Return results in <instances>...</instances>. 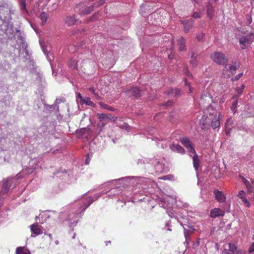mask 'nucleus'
<instances>
[{"mask_svg": "<svg viewBox=\"0 0 254 254\" xmlns=\"http://www.w3.org/2000/svg\"><path fill=\"white\" fill-rule=\"evenodd\" d=\"M104 193L95 194L93 197H86L84 195L76 200L75 203L70 210L63 215L66 216L65 221L68 223L69 227H73L76 225L78 219L83 214L84 211L91 205V204L99 198Z\"/></svg>", "mask_w": 254, "mask_h": 254, "instance_id": "nucleus-1", "label": "nucleus"}, {"mask_svg": "<svg viewBox=\"0 0 254 254\" xmlns=\"http://www.w3.org/2000/svg\"><path fill=\"white\" fill-rule=\"evenodd\" d=\"M24 171L20 172L14 177H9L3 181L1 192L6 193L10 189L13 188L17 184V180L23 177Z\"/></svg>", "mask_w": 254, "mask_h": 254, "instance_id": "nucleus-2", "label": "nucleus"}, {"mask_svg": "<svg viewBox=\"0 0 254 254\" xmlns=\"http://www.w3.org/2000/svg\"><path fill=\"white\" fill-rule=\"evenodd\" d=\"M146 163H149L154 165L156 171L158 172L162 171V164L159 159L155 157L151 158H141L138 159L137 161V164L138 165L144 164Z\"/></svg>", "mask_w": 254, "mask_h": 254, "instance_id": "nucleus-3", "label": "nucleus"}, {"mask_svg": "<svg viewBox=\"0 0 254 254\" xmlns=\"http://www.w3.org/2000/svg\"><path fill=\"white\" fill-rule=\"evenodd\" d=\"M144 178L142 177L127 176L114 180L113 182L115 181L122 182L125 183L124 185L125 186H128L141 184L144 181Z\"/></svg>", "mask_w": 254, "mask_h": 254, "instance_id": "nucleus-4", "label": "nucleus"}, {"mask_svg": "<svg viewBox=\"0 0 254 254\" xmlns=\"http://www.w3.org/2000/svg\"><path fill=\"white\" fill-rule=\"evenodd\" d=\"M254 41V34L250 33L246 36H243L239 38V43L242 49L245 50L248 48Z\"/></svg>", "mask_w": 254, "mask_h": 254, "instance_id": "nucleus-5", "label": "nucleus"}, {"mask_svg": "<svg viewBox=\"0 0 254 254\" xmlns=\"http://www.w3.org/2000/svg\"><path fill=\"white\" fill-rule=\"evenodd\" d=\"M180 142L188 149L190 153H195V150L192 145V143L188 137H183L181 138Z\"/></svg>", "mask_w": 254, "mask_h": 254, "instance_id": "nucleus-6", "label": "nucleus"}, {"mask_svg": "<svg viewBox=\"0 0 254 254\" xmlns=\"http://www.w3.org/2000/svg\"><path fill=\"white\" fill-rule=\"evenodd\" d=\"M223 250V254H242V252L237 250L236 246L233 244L229 243L228 244V249H226V245Z\"/></svg>", "mask_w": 254, "mask_h": 254, "instance_id": "nucleus-7", "label": "nucleus"}, {"mask_svg": "<svg viewBox=\"0 0 254 254\" xmlns=\"http://www.w3.org/2000/svg\"><path fill=\"white\" fill-rule=\"evenodd\" d=\"M127 94L129 97L138 98L142 96L143 91L137 87H133L126 91Z\"/></svg>", "mask_w": 254, "mask_h": 254, "instance_id": "nucleus-8", "label": "nucleus"}, {"mask_svg": "<svg viewBox=\"0 0 254 254\" xmlns=\"http://www.w3.org/2000/svg\"><path fill=\"white\" fill-rule=\"evenodd\" d=\"M240 67V64L236 61L232 62V64H228L225 65V68L226 70L232 75L236 72V70Z\"/></svg>", "mask_w": 254, "mask_h": 254, "instance_id": "nucleus-9", "label": "nucleus"}, {"mask_svg": "<svg viewBox=\"0 0 254 254\" xmlns=\"http://www.w3.org/2000/svg\"><path fill=\"white\" fill-rule=\"evenodd\" d=\"M30 230L32 234H34V236H33L32 234V237H35L43 233V231L41 229V227L40 226H39L37 224V223L31 225L30 226Z\"/></svg>", "mask_w": 254, "mask_h": 254, "instance_id": "nucleus-10", "label": "nucleus"}, {"mask_svg": "<svg viewBox=\"0 0 254 254\" xmlns=\"http://www.w3.org/2000/svg\"><path fill=\"white\" fill-rule=\"evenodd\" d=\"M169 148L173 152L180 153L181 154H184L185 153V149L179 144H171L169 146Z\"/></svg>", "mask_w": 254, "mask_h": 254, "instance_id": "nucleus-11", "label": "nucleus"}, {"mask_svg": "<svg viewBox=\"0 0 254 254\" xmlns=\"http://www.w3.org/2000/svg\"><path fill=\"white\" fill-rule=\"evenodd\" d=\"M211 59L218 64L222 63V55L220 52H214L211 55Z\"/></svg>", "mask_w": 254, "mask_h": 254, "instance_id": "nucleus-12", "label": "nucleus"}, {"mask_svg": "<svg viewBox=\"0 0 254 254\" xmlns=\"http://www.w3.org/2000/svg\"><path fill=\"white\" fill-rule=\"evenodd\" d=\"M210 122V119L205 116H203L200 120V124L202 129H204L207 128L209 125Z\"/></svg>", "mask_w": 254, "mask_h": 254, "instance_id": "nucleus-13", "label": "nucleus"}, {"mask_svg": "<svg viewBox=\"0 0 254 254\" xmlns=\"http://www.w3.org/2000/svg\"><path fill=\"white\" fill-rule=\"evenodd\" d=\"M193 22L194 21L192 19H190L187 20H183L182 21V23L184 25L185 32H188L189 30L192 27Z\"/></svg>", "mask_w": 254, "mask_h": 254, "instance_id": "nucleus-14", "label": "nucleus"}, {"mask_svg": "<svg viewBox=\"0 0 254 254\" xmlns=\"http://www.w3.org/2000/svg\"><path fill=\"white\" fill-rule=\"evenodd\" d=\"M49 218V215L47 212H43L39 216L36 217V220L37 222L39 220V222L41 224H43L46 222L47 219Z\"/></svg>", "mask_w": 254, "mask_h": 254, "instance_id": "nucleus-15", "label": "nucleus"}, {"mask_svg": "<svg viewBox=\"0 0 254 254\" xmlns=\"http://www.w3.org/2000/svg\"><path fill=\"white\" fill-rule=\"evenodd\" d=\"M237 196L242 199V201L244 202L245 204V205L247 207H250L251 206V203L248 200V199L246 198V193L245 192L242 190H240L238 195H237Z\"/></svg>", "mask_w": 254, "mask_h": 254, "instance_id": "nucleus-16", "label": "nucleus"}, {"mask_svg": "<svg viewBox=\"0 0 254 254\" xmlns=\"http://www.w3.org/2000/svg\"><path fill=\"white\" fill-rule=\"evenodd\" d=\"M180 225L183 227L184 228V236L185 237L186 241L185 242V244L186 245H189L190 243V234L191 233V232L190 230H187L184 228V224L182 222H180Z\"/></svg>", "mask_w": 254, "mask_h": 254, "instance_id": "nucleus-17", "label": "nucleus"}, {"mask_svg": "<svg viewBox=\"0 0 254 254\" xmlns=\"http://www.w3.org/2000/svg\"><path fill=\"white\" fill-rule=\"evenodd\" d=\"M210 215L212 218H216L222 215V210L220 208H214L211 210Z\"/></svg>", "mask_w": 254, "mask_h": 254, "instance_id": "nucleus-18", "label": "nucleus"}, {"mask_svg": "<svg viewBox=\"0 0 254 254\" xmlns=\"http://www.w3.org/2000/svg\"><path fill=\"white\" fill-rule=\"evenodd\" d=\"M77 22V19L75 18L74 15L68 16L65 19V22L68 26H71L75 24Z\"/></svg>", "mask_w": 254, "mask_h": 254, "instance_id": "nucleus-19", "label": "nucleus"}, {"mask_svg": "<svg viewBox=\"0 0 254 254\" xmlns=\"http://www.w3.org/2000/svg\"><path fill=\"white\" fill-rule=\"evenodd\" d=\"M178 45L180 51H184L186 50L185 40L183 37L180 38L178 40Z\"/></svg>", "mask_w": 254, "mask_h": 254, "instance_id": "nucleus-20", "label": "nucleus"}, {"mask_svg": "<svg viewBox=\"0 0 254 254\" xmlns=\"http://www.w3.org/2000/svg\"><path fill=\"white\" fill-rule=\"evenodd\" d=\"M192 154H193L192 156L193 167L194 168L195 171H197L199 166V160L198 158V156H197L195 152V153Z\"/></svg>", "mask_w": 254, "mask_h": 254, "instance_id": "nucleus-21", "label": "nucleus"}, {"mask_svg": "<svg viewBox=\"0 0 254 254\" xmlns=\"http://www.w3.org/2000/svg\"><path fill=\"white\" fill-rule=\"evenodd\" d=\"M80 103L81 105L85 104L93 107L95 106V104L91 101L89 97H85L83 99H81V102H80Z\"/></svg>", "mask_w": 254, "mask_h": 254, "instance_id": "nucleus-22", "label": "nucleus"}, {"mask_svg": "<svg viewBox=\"0 0 254 254\" xmlns=\"http://www.w3.org/2000/svg\"><path fill=\"white\" fill-rule=\"evenodd\" d=\"M35 75L37 83L41 85H43L45 82L43 75L39 72H37Z\"/></svg>", "mask_w": 254, "mask_h": 254, "instance_id": "nucleus-23", "label": "nucleus"}, {"mask_svg": "<svg viewBox=\"0 0 254 254\" xmlns=\"http://www.w3.org/2000/svg\"><path fill=\"white\" fill-rule=\"evenodd\" d=\"M16 254H30V252L27 249L19 247L16 248Z\"/></svg>", "mask_w": 254, "mask_h": 254, "instance_id": "nucleus-24", "label": "nucleus"}, {"mask_svg": "<svg viewBox=\"0 0 254 254\" xmlns=\"http://www.w3.org/2000/svg\"><path fill=\"white\" fill-rule=\"evenodd\" d=\"M213 193L215 195L216 199L219 202H222V191L214 190Z\"/></svg>", "mask_w": 254, "mask_h": 254, "instance_id": "nucleus-25", "label": "nucleus"}, {"mask_svg": "<svg viewBox=\"0 0 254 254\" xmlns=\"http://www.w3.org/2000/svg\"><path fill=\"white\" fill-rule=\"evenodd\" d=\"M239 177L242 179V182L246 185L248 189V191L249 192H251L252 191V189L250 182L242 176L240 175Z\"/></svg>", "mask_w": 254, "mask_h": 254, "instance_id": "nucleus-26", "label": "nucleus"}, {"mask_svg": "<svg viewBox=\"0 0 254 254\" xmlns=\"http://www.w3.org/2000/svg\"><path fill=\"white\" fill-rule=\"evenodd\" d=\"M181 93V90L179 89L175 88V89H171L169 90L168 94L169 95H171L173 96L174 97H177L180 95Z\"/></svg>", "mask_w": 254, "mask_h": 254, "instance_id": "nucleus-27", "label": "nucleus"}, {"mask_svg": "<svg viewBox=\"0 0 254 254\" xmlns=\"http://www.w3.org/2000/svg\"><path fill=\"white\" fill-rule=\"evenodd\" d=\"M48 17V14L46 12H42L39 16V18L41 20V24L42 26L45 25Z\"/></svg>", "mask_w": 254, "mask_h": 254, "instance_id": "nucleus-28", "label": "nucleus"}, {"mask_svg": "<svg viewBox=\"0 0 254 254\" xmlns=\"http://www.w3.org/2000/svg\"><path fill=\"white\" fill-rule=\"evenodd\" d=\"M99 105L100 106V107H101L102 108H103L104 109H106L107 110L111 111H114L115 110V109L114 108H113L111 106H109L108 105H107L104 103L99 102Z\"/></svg>", "mask_w": 254, "mask_h": 254, "instance_id": "nucleus-29", "label": "nucleus"}, {"mask_svg": "<svg viewBox=\"0 0 254 254\" xmlns=\"http://www.w3.org/2000/svg\"><path fill=\"white\" fill-rule=\"evenodd\" d=\"M214 11V9L212 6L210 5V4H208L207 6V14L208 17H209L210 18H212V16L213 15Z\"/></svg>", "mask_w": 254, "mask_h": 254, "instance_id": "nucleus-30", "label": "nucleus"}, {"mask_svg": "<svg viewBox=\"0 0 254 254\" xmlns=\"http://www.w3.org/2000/svg\"><path fill=\"white\" fill-rule=\"evenodd\" d=\"M111 115L109 114H99V119L100 121L103 120H110Z\"/></svg>", "mask_w": 254, "mask_h": 254, "instance_id": "nucleus-31", "label": "nucleus"}, {"mask_svg": "<svg viewBox=\"0 0 254 254\" xmlns=\"http://www.w3.org/2000/svg\"><path fill=\"white\" fill-rule=\"evenodd\" d=\"M40 44L41 45V47L42 49L43 52H44V54L45 55H47V60L51 62V59H50L49 56L48 55V54L47 53V50L46 49V47L44 43H43L42 42L40 41Z\"/></svg>", "mask_w": 254, "mask_h": 254, "instance_id": "nucleus-32", "label": "nucleus"}, {"mask_svg": "<svg viewBox=\"0 0 254 254\" xmlns=\"http://www.w3.org/2000/svg\"><path fill=\"white\" fill-rule=\"evenodd\" d=\"M211 126L213 129L218 128L220 126V122L218 119H215L211 122Z\"/></svg>", "mask_w": 254, "mask_h": 254, "instance_id": "nucleus-33", "label": "nucleus"}, {"mask_svg": "<svg viewBox=\"0 0 254 254\" xmlns=\"http://www.w3.org/2000/svg\"><path fill=\"white\" fill-rule=\"evenodd\" d=\"M69 66L72 68L75 69L77 67V62L75 60L71 59L68 62Z\"/></svg>", "mask_w": 254, "mask_h": 254, "instance_id": "nucleus-34", "label": "nucleus"}, {"mask_svg": "<svg viewBox=\"0 0 254 254\" xmlns=\"http://www.w3.org/2000/svg\"><path fill=\"white\" fill-rule=\"evenodd\" d=\"M120 128L127 130V132L130 130V127L127 125V124L124 123L122 125H118Z\"/></svg>", "mask_w": 254, "mask_h": 254, "instance_id": "nucleus-35", "label": "nucleus"}, {"mask_svg": "<svg viewBox=\"0 0 254 254\" xmlns=\"http://www.w3.org/2000/svg\"><path fill=\"white\" fill-rule=\"evenodd\" d=\"M20 7L21 10L23 12L27 13V11L26 9V3L25 0H21L20 2Z\"/></svg>", "mask_w": 254, "mask_h": 254, "instance_id": "nucleus-36", "label": "nucleus"}, {"mask_svg": "<svg viewBox=\"0 0 254 254\" xmlns=\"http://www.w3.org/2000/svg\"><path fill=\"white\" fill-rule=\"evenodd\" d=\"M93 7L94 6L92 5L90 7H85L82 10V11L83 12V14H89L93 10Z\"/></svg>", "mask_w": 254, "mask_h": 254, "instance_id": "nucleus-37", "label": "nucleus"}, {"mask_svg": "<svg viewBox=\"0 0 254 254\" xmlns=\"http://www.w3.org/2000/svg\"><path fill=\"white\" fill-rule=\"evenodd\" d=\"M245 88V85L243 84L240 87H237L236 88V91H237L238 96H240L242 94Z\"/></svg>", "mask_w": 254, "mask_h": 254, "instance_id": "nucleus-38", "label": "nucleus"}, {"mask_svg": "<svg viewBox=\"0 0 254 254\" xmlns=\"http://www.w3.org/2000/svg\"><path fill=\"white\" fill-rule=\"evenodd\" d=\"M238 101H235L232 104L231 110L235 113L238 106Z\"/></svg>", "mask_w": 254, "mask_h": 254, "instance_id": "nucleus-39", "label": "nucleus"}, {"mask_svg": "<svg viewBox=\"0 0 254 254\" xmlns=\"http://www.w3.org/2000/svg\"><path fill=\"white\" fill-rule=\"evenodd\" d=\"M202 14V12H197V11H195V12H194L193 13V14L192 15V16L194 18H200L201 17Z\"/></svg>", "mask_w": 254, "mask_h": 254, "instance_id": "nucleus-40", "label": "nucleus"}, {"mask_svg": "<svg viewBox=\"0 0 254 254\" xmlns=\"http://www.w3.org/2000/svg\"><path fill=\"white\" fill-rule=\"evenodd\" d=\"M179 203H182V202L180 200L177 201V205L178 206H179L180 207H182L184 208H188L189 207V204H188L187 203H184L182 204V205L181 204H179Z\"/></svg>", "mask_w": 254, "mask_h": 254, "instance_id": "nucleus-41", "label": "nucleus"}, {"mask_svg": "<svg viewBox=\"0 0 254 254\" xmlns=\"http://www.w3.org/2000/svg\"><path fill=\"white\" fill-rule=\"evenodd\" d=\"M243 75V72L239 73L238 74L235 76L234 77L231 78L232 81H235L238 80Z\"/></svg>", "mask_w": 254, "mask_h": 254, "instance_id": "nucleus-42", "label": "nucleus"}, {"mask_svg": "<svg viewBox=\"0 0 254 254\" xmlns=\"http://www.w3.org/2000/svg\"><path fill=\"white\" fill-rule=\"evenodd\" d=\"M174 178V177L172 175H168L162 177L161 179L164 180H172Z\"/></svg>", "mask_w": 254, "mask_h": 254, "instance_id": "nucleus-43", "label": "nucleus"}, {"mask_svg": "<svg viewBox=\"0 0 254 254\" xmlns=\"http://www.w3.org/2000/svg\"><path fill=\"white\" fill-rule=\"evenodd\" d=\"M183 72L188 77H190V76H191V74L188 70L187 66H184V67H183Z\"/></svg>", "mask_w": 254, "mask_h": 254, "instance_id": "nucleus-44", "label": "nucleus"}, {"mask_svg": "<svg viewBox=\"0 0 254 254\" xmlns=\"http://www.w3.org/2000/svg\"><path fill=\"white\" fill-rule=\"evenodd\" d=\"M89 90L90 91V92H91L94 95V96L96 98V99H97L98 100L100 99V97L99 96L98 94L95 92V90H94V88H90Z\"/></svg>", "mask_w": 254, "mask_h": 254, "instance_id": "nucleus-45", "label": "nucleus"}, {"mask_svg": "<svg viewBox=\"0 0 254 254\" xmlns=\"http://www.w3.org/2000/svg\"><path fill=\"white\" fill-rule=\"evenodd\" d=\"M190 64L193 67L196 66L197 64L196 59H191L190 61Z\"/></svg>", "mask_w": 254, "mask_h": 254, "instance_id": "nucleus-46", "label": "nucleus"}, {"mask_svg": "<svg viewBox=\"0 0 254 254\" xmlns=\"http://www.w3.org/2000/svg\"><path fill=\"white\" fill-rule=\"evenodd\" d=\"M204 37V34L201 33L196 36V39H197L198 41H201L203 40Z\"/></svg>", "mask_w": 254, "mask_h": 254, "instance_id": "nucleus-47", "label": "nucleus"}, {"mask_svg": "<svg viewBox=\"0 0 254 254\" xmlns=\"http://www.w3.org/2000/svg\"><path fill=\"white\" fill-rule=\"evenodd\" d=\"M185 85H188V86H189V90L190 93H192L193 92V89L190 86V83L188 82V81L186 79H185Z\"/></svg>", "mask_w": 254, "mask_h": 254, "instance_id": "nucleus-48", "label": "nucleus"}, {"mask_svg": "<svg viewBox=\"0 0 254 254\" xmlns=\"http://www.w3.org/2000/svg\"><path fill=\"white\" fill-rule=\"evenodd\" d=\"M249 253H252L254 252V242L252 244L249 249Z\"/></svg>", "mask_w": 254, "mask_h": 254, "instance_id": "nucleus-49", "label": "nucleus"}, {"mask_svg": "<svg viewBox=\"0 0 254 254\" xmlns=\"http://www.w3.org/2000/svg\"><path fill=\"white\" fill-rule=\"evenodd\" d=\"M165 226L166 227H170L171 226V221L170 220H169V221H167V222H166L165 223ZM168 231H172V229L170 228H168L167 229Z\"/></svg>", "mask_w": 254, "mask_h": 254, "instance_id": "nucleus-50", "label": "nucleus"}, {"mask_svg": "<svg viewBox=\"0 0 254 254\" xmlns=\"http://www.w3.org/2000/svg\"><path fill=\"white\" fill-rule=\"evenodd\" d=\"M197 55L193 52L191 53L190 59H196Z\"/></svg>", "mask_w": 254, "mask_h": 254, "instance_id": "nucleus-51", "label": "nucleus"}, {"mask_svg": "<svg viewBox=\"0 0 254 254\" xmlns=\"http://www.w3.org/2000/svg\"><path fill=\"white\" fill-rule=\"evenodd\" d=\"M77 98L80 99V102H81V99H83L84 98L82 96L81 94L80 93H78L77 95Z\"/></svg>", "mask_w": 254, "mask_h": 254, "instance_id": "nucleus-52", "label": "nucleus"}, {"mask_svg": "<svg viewBox=\"0 0 254 254\" xmlns=\"http://www.w3.org/2000/svg\"><path fill=\"white\" fill-rule=\"evenodd\" d=\"M117 120V117L115 116L110 117V120H112L113 121H115Z\"/></svg>", "mask_w": 254, "mask_h": 254, "instance_id": "nucleus-53", "label": "nucleus"}, {"mask_svg": "<svg viewBox=\"0 0 254 254\" xmlns=\"http://www.w3.org/2000/svg\"><path fill=\"white\" fill-rule=\"evenodd\" d=\"M172 102L170 101H169L166 103L167 106H170L172 105Z\"/></svg>", "mask_w": 254, "mask_h": 254, "instance_id": "nucleus-54", "label": "nucleus"}, {"mask_svg": "<svg viewBox=\"0 0 254 254\" xmlns=\"http://www.w3.org/2000/svg\"><path fill=\"white\" fill-rule=\"evenodd\" d=\"M90 159L87 158L85 160V163L86 165H88L89 163Z\"/></svg>", "mask_w": 254, "mask_h": 254, "instance_id": "nucleus-55", "label": "nucleus"}, {"mask_svg": "<svg viewBox=\"0 0 254 254\" xmlns=\"http://www.w3.org/2000/svg\"><path fill=\"white\" fill-rule=\"evenodd\" d=\"M105 2V0H100V4L98 5H102Z\"/></svg>", "mask_w": 254, "mask_h": 254, "instance_id": "nucleus-56", "label": "nucleus"}, {"mask_svg": "<svg viewBox=\"0 0 254 254\" xmlns=\"http://www.w3.org/2000/svg\"><path fill=\"white\" fill-rule=\"evenodd\" d=\"M37 162V159H32L30 163H33H33H36Z\"/></svg>", "mask_w": 254, "mask_h": 254, "instance_id": "nucleus-57", "label": "nucleus"}, {"mask_svg": "<svg viewBox=\"0 0 254 254\" xmlns=\"http://www.w3.org/2000/svg\"><path fill=\"white\" fill-rule=\"evenodd\" d=\"M173 55H170L168 56V58L170 59H173Z\"/></svg>", "mask_w": 254, "mask_h": 254, "instance_id": "nucleus-58", "label": "nucleus"}, {"mask_svg": "<svg viewBox=\"0 0 254 254\" xmlns=\"http://www.w3.org/2000/svg\"><path fill=\"white\" fill-rule=\"evenodd\" d=\"M223 65H225V62H227V60H226V59H225L224 58V57H223Z\"/></svg>", "mask_w": 254, "mask_h": 254, "instance_id": "nucleus-59", "label": "nucleus"}, {"mask_svg": "<svg viewBox=\"0 0 254 254\" xmlns=\"http://www.w3.org/2000/svg\"><path fill=\"white\" fill-rule=\"evenodd\" d=\"M32 172V170L31 169H29L27 172V173H26V174H29V173H31V172Z\"/></svg>", "mask_w": 254, "mask_h": 254, "instance_id": "nucleus-60", "label": "nucleus"}, {"mask_svg": "<svg viewBox=\"0 0 254 254\" xmlns=\"http://www.w3.org/2000/svg\"><path fill=\"white\" fill-rule=\"evenodd\" d=\"M226 134L227 135H229V131L228 130V129H227L226 130Z\"/></svg>", "mask_w": 254, "mask_h": 254, "instance_id": "nucleus-61", "label": "nucleus"}, {"mask_svg": "<svg viewBox=\"0 0 254 254\" xmlns=\"http://www.w3.org/2000/svg\"><path fill=\"white\" fill-rule=\"evenodd\" d=\"M226 200V197L223 195V202H224Z\"/></svg>", "mask_w": 254, "mask_h": 254, "instance_id": "nucleus-62", "label": "nucleus"}, {"mask_svg": "<svg viewBox=\"0 0 254 254\" xmlns=\"http://www.w3.org/2000/svg\"><path fill=\"white\" fill-rule=\"evenodd\" d=\"M168 214H169V215L171 217H173V216H172V215H173L172 213H171V214H170L169 213H168Z\"/></svg>", "mask_w": 254, "mask_h": 254, "instance_id": "nucleus-63", "label": "nucleus"}, {"mask_svg": "<svg viewBox=\"0 0 254 254\" xmlns=\"http://www.w3.org/2000/svg\"><path fill=\"white\" fill-rule=\"evenodd\" d=\"M115 189H113V190H111V193L112 192H115Z\"/></svg>", "mask_w": 254, "mask_h": 254, "instance_id": "nucleus-64", "label": "nucleus"}]
</instances>
